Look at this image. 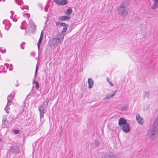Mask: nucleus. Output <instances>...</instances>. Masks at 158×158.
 Returning <instances> with one entry per match:
<instances>
[{
    "label": "nucleus",
    "instance_id": "f257e3e1",
    "mask_svg": "<svg viewBox=\"0 0 158 158\" xmlns=\"http://www.w3.org/2000/svg\"><path fill=\"white\" fill-rule=\"evenodd\" d=\"M129 3L127 0L123 1L122 4L118 7L117 9L118 14L123 16H126L128 14L127 8Z\"/></svg>",
    "mask_w": 158,
    "mask_h": 158
},
{
    "label": "nucleus",
    "instance_id": "f03ea898",
    "mask_svg": "<svg viewBox=\"0 0 158 158\" xmlns=\"http://www.w3.org/2000/svg\"><path fill=\"white\" fill-rule=\"evenodd\" d=\"M64 37V35L60 34L54 36L51 44H50L51 48L54 49L59 44L63 41Z\"/></svg>",
    "mask_w": 158,
    "mask_h": 158
},
{
    "label": "nucleus",
    "instance_id": "7ed1b4c3",
    "mask_svg": "<svg viewBox=\"0 0 158 158\" xmlns=\"http://www.w3.org/2000/svg\"><path fill=\"white\" fill-rule=\"evenodd\" d=\"M158 127V119H156L154 122L153 126H152L149 130L148 133V135L150 137L153 139L154 138L155 135L157 132V128Z\"/></svg>",
    "mask_w": 158,
    "mask_h": 158
},
{
    "label": "nucleus",
    "instance_id": "20e7f679",
    "mask_svg": "<svg viewBox=\"0 0 158 158\" xmlns=\"http://www.w3.org/2000/svg\"><path fill=\"white\" fill-rule=\"evenodd\" d=\"M16 92V91L14 90L7 97V104L6 106L5 110L6 113L8 114L9 112L8 111L10 109L9 106L11 104V102L12 101L14 97L15 93Z\"/></svg>",
    "mask_w": 158,
    "mask_h": 158
},
{
    "label": "nucleus",
    "instance_id": "39448f33",
    "mask_svg": "<svg viewBox=\"0 0 158 158\" xmlns=\"http://www.w3.org/2000/svg\"><path fill=\"white\" fill-rule=\"evenodd\" d=\"M45 103V102H43V103L40 105L38 107V110L40 113L41 121H42V118L47 111L46 106L44 105Z\"/></svg>",
    "mask_w": 158,
    "mask_h": 158
},
{
    "label": "nucleus",
    "instance_id": "423d86ee",
    "mask_svg": "<svg viewBox=\"0 0 158 158\" xmlns=\"http://www.w3.org/2000/svg\"><path fill=\"white\" fill-rule=\"evenodd\" d=\"M35 25L33 23L31 20L29 21V23L27 25L26 22L24 21L21 23V25L20 26V28L22 29H25L28 27L34 29L35 28Z\"/></svg>",
    "mask_w": 158,
    "mask_h": 158
},
{
    "label": "nucleus",
    "instance_id": "0eeeda50",
    "mask_svg": "<svg viewBox=\"0 0 158 158\" xmlns=\"http://www.w3.org/2000/svg\"><path fill=\"white\" fill-rule=\"evenodd\" d=\"M122 130L123 132L127 133L130 131V126L129 124L127 123L124 125L122 126Z\"/></svg>",
    "mask_w": 158,
    "mask_h": 158
},
{
    "label": "nucleus",
    "instance_id": "6e6552de",
    "mask_svg": "<svg viewBox=\"0 0 158 158\" xmlns=\"http://www.w3.org/2000/svg\"><path fill=\"white\" fill-rule=\"evenodd\" d=\"M19 146L17 144H15L11 146L10 148V150L13 153L18 152Z\"/></svg>",
    "mask_w": 158,
    "mask_h": 158
},
{
    "label": "nucleus",
    "instance_id": "1a4fd4ad",
    "mask_svg": "<svg viewBox=\"0 0 158 158\" xmlns=\"http://www.w3.org/2000/svg\"><path fill=\"white\" fill-rule=\"evenodd\" d=\"M3 23L5 25V29L7 30H8L11 25V24L9 22V21L6 20H5L3 21Z\"/></svg>",
    "mask_w": 158,
    "mask_h": 158
},
{
    "label": "nucleus",
    "instance_id": "9d476101",
    "mask_svg": "<svg viewBox=\"0 0 158 158\" xmlns=\"http://www.w3.org/2000/svg\"><path fill=\"white\" fill-rule=\"evenodd\" d=\"M88 87L89 89L92 88L94 86V82L93 79L89 78L88 80Z\"/></svg>",
    "mask_w": 158,
    "mask_h": 158
},
{
    "label": "nucleus",
    "instance_id": "9b49d317",
    "mask_svg": "<svg viewBox=\"0 0 158 158\" xmlns=\"http://www.w3.org/2000/svg\"><path fill=\"white\" fill-rule=\"evenodd\" d=\"M136 119L138 123L140 124H143V118L141 117L139 114H137L136 116Z\"/></svg>",
    "mask_w": 158,
    "mask_h": 158
},
{
    "label": "nucleus",
    "instance_id": "f8f14e48",
    "mask_svg": "<svg viewBox=\"0 0 158 158\" xmlns=\"http://www.w3.org/2000/svg\"><path fill=\"white\" fill-rule=\"evenodd\" d=\"M69 16L67 15L61 16L58 19L60 21H69Z\"/></svg>",
    "mask_w": 158,
    "mask_h": 158
},
{
    "label": "nucleus",
    "instance_id": "ddd939ff",
    "mask_svg": "<svg viewBox=\"0 0 158 158\" xmlns=\"http://www.w3.org/2000/svg\"><path fill=\"white\" fill-rule=\"evenodd\" d=\"M43 38V31L41 32L40 37L37 44V46L38 49H39L40 44L41 43Z\"/></svg>",
    "mask_w": 158,
    "mask_h": 158
},
{
    "label": "nucleus",
    "instance_id": "4468645a",
    "mask_svg": "<svg viewBox=\"0 0 158 158\" xmlns=\"http://www.w3.org/2000/svg\"><path fill=\"white\" fill-rule=\"evenodd\" d=\"M126 123H127L124 118H121L119 119L118 121L119 125L122 126L123 125H124V124H126Z\"/></svg>",
    "mask_w": 158,
    "mask_h": 158
},
{
    "label": "nucleus",
    "instance_id": "2eb2a0df",
    "mask_svg": "<svg viewBox=\"0 0 158 158\" xmlns=\"http://www.w3.org/2000/svg\"><path fill=\"white\" fill-rule=\"evenodd\" d=\"M153 2V4L152 7V10H155L158 7V0H152Z\"/></svg>",
    "mask_w": 158,
    "mask_h": 158
},
{
    "label": "nucleus",
    "instance_id": "dca6fc26",
    "mask_svg": "<svg viewBox=\"0 0 158 158\" xmlns=\"http://www.w3.org/2000/svg\"><path fill=\"white\" fill-rule=\"evenodd\" d=\"M116 92H114L113 94H109L106 95V96L103 98V100L108 99L113 97L115 94Z\"/></svg>",
    "mask_w": 158,
    "mask_h": 158
},
{
    "label": "nucleus",
    "instance_id": "f3484780",
    "mask_svg": "<svg viewBox=\"0 0 158 158\" xmlns=\"http://www.w3.org/2000/svg\"><path fill=\"white\" fill-rule=\"evenodd\" d=\"M7 122L6 120V118H3L2 121V125L3 128H6L7 127Z\"/></svg>",
    "mask_w": 158,
    "mask_h": 158
},
{
    "label": "nucleus",
    "instance_id": "a211bd4d",
    "mask_svg": "<svg viewBox=\"0 0 158 158\" xmlns=\"http://www.w3.org/2000/svg\"><path fill=\"white\" fill-rule=\"evenodd\" d=\"M72 12V9L71 7H69L66 11H65L64 13L67 16H69Z\"/></svg>",
    "mask_w": 158,
    "mask_h": 158
},
{
    "label": "nucleus",
    "instance_id": "6ab92c4d",
    "mask_svg": "<svg viewBox=\"0 0 158 158\" xmlns=\"http://www.w3.org/2000/svg\"><path fill=\"white\" fill-rule=\"evenodd\" d=\"M102 158H116L112 154H106L105 156H103Z\"/></svg>",
    "mask_w": 158,
    "mask_h": 158
},
{
    "label": "nucleus",
    "instance_id": "aec40b11",
    "mask_svg": "<svg viewBox=\"0 0 158 158\" xmlns=\"http://www.w3.org/2000/svg\"><path fill=\"white\" fill-rule=\"evenodd\" d=\"M64 27L63 28V30L61 32L60 34H62V35H64V36L65 35V34L64 33L66 31L67 28L68 27V25L67 24L66 26H64Z\"/></svg>",
    "mask_w": 158,
    "mask_h": 158
},
{
    "label": "nucleus",
    "instance_id": "412c9836",
    "mask_svg": "<svg viewBox=\"0 0 158 158\" xmlns=\"http://www.w3.org/2000/svg\"><path fill=\"white\" fill-rule=\"evenodd\" d=\"M4 65H5V66H0V69H2V70H4L5 71H6V69H5V68L6 69H7L9 68L8 67H9V66H8V67L7 66V65H8L7 64H5Z\"/></svg>",
    "mask_w": 158,
    "mask_h": 158
},
{
    "label": "nucleus",
    "instance_id": "4be33fe9",
    "mask_svg": "<svg viewBox=\"0 0 158 158\" xmlns=\"http://www.w3.org/2000/svg\"><path fill=\"white\" fill-rule=\"evenodd\" d=\"M144 98L146 97L149 98L150 96V93L149 92L145 91L144 92Z\"/></svg>",
    "mask_w": 158,
    "mask_h": 158
},
{
    "label": "nucleus",
    "instance_id": "5701e85b",
    "mask_svg": "<svg viewBox=\"0 0 158 158\" xmlns=\"http://www.w3.org/2000/svg\"><path fill=\"white\" fill-rule=\"evenodd\" d=\"M68 2L67 0H61L60 2V4L61 5H63L67 4Z\"/></svg>",
    "mask_w": 158,
    "mask_h": 158
},
{
    "label": "nucleus",
    "instance_id": "b1692460",
    "mask_svg": "<svg viewBox=\"0 0 158 158\" xmlns=\"http://www.w3.org/2000/svg\"><path fill=\"white\" fill-rule=\"evenodd\" d=\"M33 84H35V87L37 88V89H38L39 87L38 83L37 82L35 81L34 80L33 81Z\"/></svg>",
    "mask_w": 158,
    "mask_h": 158
},
{
    "label": "nucleus",
    "instance_id": "393cba45",
    "mask_svg": "<svg viewBox=\"0 0 158 158\" xmlns=\"http://www.w3.org/2000/svg\"><path fill=\"white\" fill-rule=\"evenodd\" d=\"M15 2L18 5H21L23 3L22 0H15Z\"/></svg>",
    "mask_w": 158,
    "mask_h": 158
},
{
    "label": "nucleus",
    "instance_id": "a878e982",
    "mask_svg": "<svg viewBox=\"0 0 158 158\" xmlns=\"http://www.w3.org/2000/svg\"><path fill=\"white\" fill-rule=\"evenodd\" d=\"M128 107V105H126L121 108V110L123 111L126 110Z\"/></svg>",
    "mask_w": 158,
    "mask_h": 158
},
{
    "label": "nucleus",
    "instance_id": "bb28decb",
    "mask_svg": "<svg viewBox=\"0 0 158 158\" xmlns=\"http://www.w3.org/2000/svg\"><path fill=\"white\" fill-rule=\"evenodd\" d=\"M55 2L58 5H60L61 1L60 0H54Z\"/></svg>",
    "mask_w": 158,
    "mask_h": 158
},
{
    "label": "nucleus",
    "instance_id": "cd10ccee",
    "mask_svg": "<svg viewBox=\"0 0 158 158\" xmlns=\"http://www.w3.org/2000/svg\"><path fill=\"white\" fill-rule=\"evenodd\" d=\"M25 45V43L23 42L20 45V47L22 49H23L24 48V46Z\"/></svg>",
    "mask_w": 158,
    "mask_h": 158
},
{
    "label": "nucleus",
    "instance_id": "c85d7f7f",
    "mask_svg": "<svg viewBox=\"0 0 158 158\" xmlns=\"http://www.w3.org/2000/svg\"><path fill=\"white\" fill-rule=\"evenodd\" d=\"M23 16L25 18H29L30 17V15L28 13H25L23 14Z\"/></svg>",
    "mask_w": 158,
    "mask_h": 158
},
{
    "label": "nucleus",
    "instance_id": "c756f323",
    "mask_svg": "<svg viewBox=\"0 0 158 158\" xmlns=\"http://www.w3.org/2000/svg\"><path fill=\"white\" fill-rule=\"evenodd\" d=\"M67 25L65 23H60V25L59 27L66 26Z\"/></svg>",
    "mask_w": 158,
    "mask_h": 158
},
{
    "label": "nucleus",
    "instance_id": "7c9ffc66",
    "mask_svg": "<svg viewBox=\"0 0 158 158\" xmlns=\"http://www.w3.org/2000/svg\"><path fill=\"white\" fill-rule=\"evenodd\" d=\"M37 69H38V67H37V64L36 65V69L35 70V76H34V78H35L36 76V74L37 73Z\"/></svg>",
    "mask_w": 158,
    "mask_h": 158
},
{
    "label": "nucleus",
    "instance_id": "2f4dec72",
    "mask_svg": "<svg viewBox=\"0 0 158 158\" xmlns=\"http://www.w3.org/2000/svg\"><path fill=\"white\" fill-rule=\"evenodd\" d=\"M95 144L96 146H99V142L98 141L96 140L95 141Z\"/></svg>",
    "mask_w": 158,
    "mask_h": 158
},
{
    "label": "nucleus",
    "instance_id": "473e14b6",
    "mask_svg": "<svg viewBox=\"0 0 158 158\" xmlns=\"http://www.w3.org/2000/svg\"><path fill=\"white\" fill-rule=\"evenodd\" d=\"M9 66H10V68L9 69V70L10 71L12 70L13 69L12 65V64H10Z\"/></svg>",
    "mask_w": 158,
    "mask_h": 158
},
{
    "label": "nucleus",
    "instance_id": "72a5a7b5",
    "mask_svg": "<svg viewBox=\"0 0 158 158\" xmlns=\"http://www.w3.org/2000/svg\"><path fill=\"white\" fill-rule=\"evenodd\" d=\"M60 22H55L56 26L59 27Z\"/></svg>",
    "mask_w": 158,
    "mask_h": 158
},
{
    "label": "nucleus",
    "instance_id": "f704fd0d",
    "mask_svg": "<svg viewBox=\"0 0 158 158\" xmlns=\"http://www.w3.org/2000/svg\"><path fill=\"white\" fill-rule=\"evenodd\" d=\"M28 7L27 6H26V7H22L21 9L22 10H24L25 9H26V10H28Z\"/></svg>",
    "mask_w": 158,
    "mask_h": 158
},
{
    "label": "nucleus",
    "instance_id": "c9c22d12",
    "mask_svg": "<svg viewBox=\"0 0 158 158\" xmlns=\"http://www.w3.org/2000/svg\"><path fill=\"white\" fill-rule=\"evenodd\" d=\"M14 132L15 133V134H18L19 133V131L18 130H15Z\"/></svg>",
    "mask_w": 158,
    "mask_h": 158
},
{
    "label": "nucleus",
    "instance_id": "e433bc0d",
    "mask_svg": "<svg viewBox=\"0 0 158 158\" xmlns=\"http://www.w3.org/2000/svg\"><path fill=\"white\" fill-rule=\"evenodd\" d=\"M109 83L110 84V85L111 86H113L114 85L112 83V82H111V81H109Z\"/></svg>",
    "mask_w": 158,
    "mask_h": 158
},
{
    "label": "nucleus",
    "instance_id": "4c0bfd02",
    "mask_svg": "<svg viewBox=\"0 0 158 158\" xmlns=\"http://www.w3.org/2000/svg\"><path fill=\"white\" fill-rule=\"evenodd\" d=\"M106 80H107V81L108 82H109V81H109V78L108 77L107 78Z\"/></svg>",
    "mask_w": 158,
    "mask_h": 158
},
{
    "label": "nucleus",
    "instance_id": "58836bf2",
    "mask_svg": "<svg viewBox=\"0 0 158 158\" xmlns=\"http://www.w3.org/2000/svg\"><path fill=\"white\" fill-rule=\"evenodd\" d=\"M5 1V0H0V2H4Z\"/></svg>",
    "mask_w": 158,
    "mask_h": 158
},
{
    "label": "nucleus",
    "instance_id": "ea45409f",
    "mask_svg": "<svg viewBox=\"0 0 158 158\" xmlns=\"http://www.w3.org/2000/svg\"><path fill=\"white\" fill-rule=\"evenodd\" d=\"M19 85V84H16L15 85V86L16 87H18Z\"/></svg>",
    "mask_w": 158,
    "mask_h": 158
},
{
    "label": "nucleus",
    "instance_id": "a19ab883",
    "mask_svg": "<svg viewBox=\"0 0 158 158\" xmlns=\"http://www.w3.org/2000/svg\"><path fill=\"white\" fill-rule=\"evenodd\" d=\"M0 51H1V49H0Z\"/></svg>",
    "mask_w": 158,
    "mask_h": 158
}]
</instances>
